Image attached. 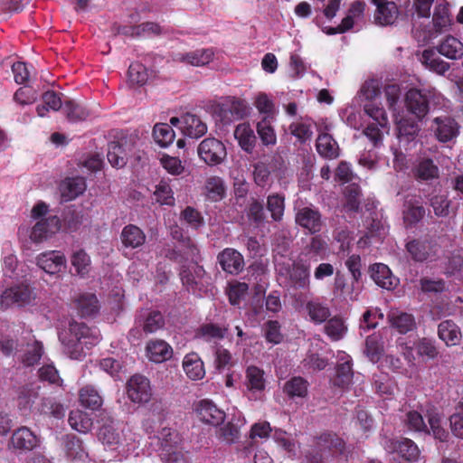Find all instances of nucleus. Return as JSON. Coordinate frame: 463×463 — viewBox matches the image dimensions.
I'll return each mask as SVG.
<instances>
[{
	"label": "nucleus",
	"instance_id": "38",
	"mask_svg": "<svg viewBox=\"0 0 463 463\" xmlns=\"http://www.w3.org/2000/svg\"><path fill=\"white\" fill-rule=\"evenodd\" d=\"M79 400L83 407L91 411L99 410L103 404V398L91 385H86L80 390Z\"/></svg>",
	"mask_w": 463,
	"mask_h": 463
},
{
	"label": "nucleus",
	"instance_id": "30",
	"mask_svg": "<svg viewBox=\"0 0 463 463\" xmlns=\"http://www.w3.org/2000/svg\"><path fill=\"white\" fill-rule=\"evenodd\" d=\"M120 240L124 247L137 249L146 242V234L137 225L128 224L122 229Z\"/></svg>",
	"mask_w": 463,
	"mask_h": 463
},
{
	"label": "nucleus",
	"instance_id": "58",
	"mask_svg": "<svg viewBox=\"0 0 463 463\" xmlns=\"http://www.w3.org/2000/svg\"><path fill=\"white\" fill-rule=\"evenodd\" d=\"M180 249L184 261L197 264L201 260L200 250L190 237L183 238L180 241Z\"/></svg>",
	"mask_w": 463,
	"mask_h": 463
},
{
	"label": "nucleus",
	"instance_id": "40",
	"mask_svg": "<svg viewBox=\"0 0 463 463\" xmlns=\"http://www.w3.org/2000/svg\"><path fill=\"white\" fill-rule=\"evenodd\" d=\"M399 14L397 5L391 1L376 8L374 14L375 23L381 25L392 24Z\"/></svg>",
	"mask_w": 463,
	"mask_h": 463
},
{
	"label": "nucleus",
	"instance_id": "31",
	"mask_svg": "<svg viewBox=\"0 0 463 463\" xmlns=\"http://www.w3.org/2000/svg\"><path fill=\"white\" fill-rule=\"evenodd\" d=\"M234 137L242 150L251 154L255 148L257 137L248 123L239 124L234 130Z\"/></svg>",
	"mask_w": 463,
	"mask_h": 463
},
{
	"label": "nucleus",
	"instance_id": "25",
	"mask_svg": "<svg viewBox=\"0 0 463 463\" xmlns=\"http://www.w3.org/2000/svg\"><path fill=\"white\" fill-rule=\"evenodd\" d=\"M389 448L406 461H415L420 455L417 445L407 438L391 440Z\"/></svg>",
	"mask_w": 463,
	"mask_h": 463
},
{
	"label": "nucleus",
	"instance_id": "18",
	"mask_svg": "<svg viewBox=\"0 0 463 463\" xmlns=\"http://www.w3.org/2000/svg\"><path fill=\"white\" fill-rule=\"evenodd\" d=\"M40 402L41 399L36 388L28 385L20 388L17 406L22 414L27 415L32 411H35V408L39 407Z\"/></svg>",
	"mask_w": 463,
	"mask_h": 463
},
{
	"label": "nucleus",
	"instance_id": "5",
	"mask_svg": "<svg viewBox=\"0 0 463 463\" xmlns=\"http://www.w3.org/2000/svg\"><path fill=\"white\" fill-rule=\"evenodd\" d=\"M199 157L208 165H217L226 157L225 146L214 137L203 139L197 149Z\"/></svg>",
	"mask_w": 463,
	"mask_h": 463
},
{
	"label": "nucleus",
	"instance_id": "7",
	"mask_svg": "<svg viewBox=\"0 0 463 463\" xmlns=\"http://www.w3.org/2000/svg\"><path fill=\"white\" fill-rule=\"evenodd\" d=\"M215 112L223 125H229L245 118L249 108L244 100L233 99L219 105Z\"/></svg>",
	"mask_w": 463,
	"mask_h": 463
},
{
	"label": "nucleus",
	"instance_id": "55",
	"mask_svg": "<svg viewBox=\"0 0 463 463\" xmlns=\"http://www.w3.org/2000/svg\"><path fill=\"white\" fill-rule=\"evenodd\" d=\"M35 411L40 414L51 415L58 419L64 416L63 406L52 398H42L39 407L35 408Z\"/></svg>",
	"mask_w": 463,
	"mask_h": 463
},
{
	"label": "nucleus",
	"instance_id": "20",
	"mask_svg": "<svg viewBox=\"0 0 463 463\" xmlns=\"http://www.w3.org/2000/svg\"><path fill=\"white\" fill-rule=\"evenodd\" d=\"M10 444L15 449L30 451L38 444L36 435L27 427H21L12 434Z\"/></svg>",
	"mask_w": 463,
	"mask_h": 463
},
{
	"label": "nucleus",
	"instance_id": "21",
	"mask_svg": "<svg viewBox=\"0 0 463 463\" xmlns=\"http://www.w3.org/2000/svg\"><path fill=\"white\" fill-rule=\"evenodd\" d=\"M403 207L402 218L406 228L414 227L425 216V208L415 198L405 200Z\"/></svg>",
	"mask_w": 463,
	"mask_h": 463
},
{
	"label": "nucleus",
	"instance_id": "27",
	"mask_svg": "<svg viewBox=\"0 0 463 463\" xmlns=\"http://www.w3.org/2000/svg\"><path fill=\"white\" fill-rule=\"evenodd\" d=\"M77 313L81 317H89L99 312V300L95 294L83 293L74 300Z\"/></svg>",
	"mask_w": 463,
	"mask_h": 463
},
{
	"label": "nucleus",
	"instance_id": "16",
	"mask_svg": "<svg viewBox=\"0 0 463 463\" xmlns=\"http://www.w3.org/2000/svg\"><path fill=\"white\" fill-rule=\"evenodd\" d=\"M61 229V220L56 215H52L39 220L32 229L31 239L34 241H42L50 234L57 232Z\"/></svg>",
	"mask_w": 463,
	"mask_h": 463
},
{
	"label": "nucleus",
	"instance_id": "33",
	"mask_svg": "<svg viewBox=\"0 0 463 463\" xmlns=\"http://www.w3.org/2000/svg\"><path fill=\"white\" fill-rule=\"evenodd\" d=\"M86 187L84 177L75 176L66 178L61 184V195L66 201H71L82 194Z\"/></svg>",
	"mask_w": 463,
	"mask_h": 463
},
{
	"label": "nucleus",
	"instance_id": "54",
	"mask_svg": "<svg viewBox=\"0 0 463 463\" xmlns=\"http://www.w3.org/2000/svg\"><path fill=\"white\" fill-rule=\"evenodd\" d=\"M383 352V346L379 335L373 334L366 337L364 353L369 360L377 363Z\"/></svg>",
	"mask_w": 463,
	"mask_h": 463
},
{
	"label": "nucleus",
	"instance_id": "47",
	"mask_svg": "<svg viewBox=\"0 0 463 463\" xmlns=\"http://www.w3.org/2000/svg\"><path fill=\"white\" fill-rule=\"evenodd\" d=\"M126 151L123 146L118 141H111L108 144L107 157L113 167L121 168L127 164Z\"/></svg>",
	"mask_w": 463,
	"mask_h": 463
},
{
	"label": "nucleus",
	"instance_id": "61",
	"mask_svg": "<svg viewBox=\"0 0 463 463\" xmlns=\"http://www.w3.org/2000/svg\"><path fill=\"white\" fill-rule=\"evenodd\" d=\"M257 133L264 146L276 145L277 136L275 130L266 118L257 124Z\"/></svg>",
	"mask_w": 463,
	"mask_h": 463
},
{
	"label": "nucleus",
	"instance_id": "24",
	"mask_svg": "<svg viewBox=\"0 0 463 463\" xmlns=\"http://www.w3.org/2000/svg\"><path fill=\"white\" fill-rule=\"evenodd\" d=\"M436 50L440 55L449 60H458L463 56V43L452 35L443 38L436 46Z\"/></svg>",
	"mask_w": 463,
	"mask_h": 463
},
{
	"label": "nucleus",
	"instance_id": "13",
	"mask_svg": "<svg viewBox=\"0 0 463 463\" xmlns=\"http://www.w3.org/2000/svg\"><path fill=\"white\" fill-rule=\"evenodd\" d=\"M316 445L320 452L328 450L333 457H342L346 454L345 441L333 432L322 433L317 437Z\"/></svg>",
	"mask_w": 463,
	"mask_h": 463
},
{
	"label": "nucleus",
	"instance_id": "50",
	"mask_svg": "<svg viewBox=\"0 0 463 463\" xmlns=\"http://www.w3.org/2000/svg\"><path fill=\"white\" fill-rule=\"evenodd\" d=\"M71 266L74 268L77 275L85 277L90 270L91 260L84 250H79L71 257Z\"/></svg>",
	"mask_w": 463,
	"mask_h": 463
},
{
	"label": "nucleus",
	"instance_id": "46",
	"mask_svg": "<svg viewBox=\"0 0 463 463\" xmlns=\"http://www.w3.org/2000/svg\"><path fill=\"white\" fill-rule=\"evenodd\" d=\"M246 214L250 223L256 226L262 224L266 219L263 202L251 197L246 208Z\"/></svg>",
	"mask_w": 463,
	"mask_h": 463
},
{
	"label": "nucleus",
	"instance_id": "6",
	"mask_svg": "<svg viewBox=\"0 0 463 463\" xmlns=\"http://www.w3.org/2000/svg\"><path fill=\"white\" fill-rule=\"evenodd\" d=\"M127 394L134 403H146L152 398V388L149 380L140 374H134L127 383Z\"/></svg>",
	"mask_w": 463,
	"mask_h": 463
},
{
	"label": "nucleus",
	"instance_id": "49",
	"mask_svg": "<svg viewBox=\"0 0 463 463\" xmlns=\"http://www.w3.org/2000/svg\"><path fill=\"white\" fill-rule=\"evenodd\" d=\"M267 209L274 222L283 219L285 211V197L279 194H271L267 197Z\"/></svg>",
	"mask_w": 463,
	"mask_h": 463
},
{
	"label": "nucleus",
	"instance_id": "32",
	"mask_svg": "<svg viewBox=\"0 0 463 463\" xmlns=\"http://www.w3.org/2000/svg\"><path fill=\"white\" fill-rule=\"evenodd\" d=\"M305 308L310 321L317 325L325 323L331 315L329 307L318 298L307 301Z\"/></svg>",
	"mask_w": 463,
	"mask_h": 463
},
{
	"label": "nucleus",
	"instance_id": "35",
	"mask_svg": "<svg viewBox=\"0 0 463 463\" xmlns=\"http://www.w3.org/2000/svg\"><path fill=\"white\" fill-rule=\"evenodd\" d=\"M438 335L448 346H453L459 342L461 333L452 320H445L438 326Z\"/></svg>",
	"mask_w": 463,
	"mask_h": 463
},
{
	"label": "nucleus",
	"instance_id": "44",
	"mask_svg": "<svg viewBox=\"0 0 463 463\" xmlns=\"http://www.w3.org/2000/svg\"><path fill=\"white\" fill-rule=\"evenodd\" d=\"M64 449L71 459H82L86 456L82 440L74 434H68L64 438Z\"/></svg>",
	"mask_w": 463,
	"mask_h": 463
},
{
	"label": "nucleus",
	"instance_id": "41",
	"mask_svg": "<svg viewBox=\"0 0 463 463\" xmlns=\"http://www.w3.org/2000/svg\"><path fill=\"white\" fill-rule=\"evenodd\" d=\"M289 279L296 288L307 289L309 288V267L295 263L289 273Z\"/></svg>",
	"mask_w": 463,
	"mask_h": 463
},
{
	"label": "nucleus",
	"instance_id": "37",
	"mask_svg": "<svg viewBox=\"0 0 463 463\" xmlns=\"http://www.w3.org/2000/svg\"><path fill=\"white\" fill-rule=\"evenodd\" d=\"M183 368L186 375L192 380H200L204 377L203 363L195 353H191L184 356Z\"/></svg>",
	"mask_w": 463,
	"mask_h": 463
},
{
	"label": "nucleus",
	"instance_id": "11",
	"mask_svg": "<svg viewBox=\"0 0 463 463\" xmlns=\"http://www.w3.org/2000/svg\"><path fill=\"white\" fill-rule=\"evenodd\" d=\"M222 269L232 276L240 274L245 266L242 254L233 248H225L217 255Z\"/></svg>",
	"mask_w": 463,
	"mask_h": 463
},
{
	"label": "nucleus",
	"instance_id": "22",
	"mask_svg": "<svg viewBox=\"0 0 463 463\" xmlns=\"http://www.w3.org/2000/svg\"><path fill=\"white\" fill-rule=\"evenodd\" d=\"M371 278L381 288L392 289L398 284V279L392 274L387 265L383 263H374L370 266Z\"/></svg>",
	"mask_w": 463,
	"mask_h": 463
},
{
	"label": "nucleus",
	"instance_id": "23",
	"mask_svg": "<svg viewBox=\"0 0 463 463\" xmlns=\"http://www.w3.org/2000/svg\"><path fill=\"white\" fill-rule=\"evenodd\" d=\"M180 129L185 137L199 138L207 132V126L196 115L186 113L182 117Z\"/></svg>",
	"mask_w": 463,
	"mask_h": 463
},
{
	"label": "nucleus",
	"instance_id": "34",
	"mask_svg": "<svg viewBox=\"0 0 463 463\" xmlns=\"http://www.w3.org/2000/svg\"><path fill=\"white\" fill-rule=\"evenodd\" d=\"M324 332L331 341L336 342L344 338L347 326L341 316L329 317L325 322Z\"/></svg>",
	"mask_w": 463,
	"mask_h": 463
},
{
	"label": "nucleus",
	"instance_id": "17",
	"mask_svg": "<svg viewBox=\"0 0 463 463\" xmlns=\"http://www.w3.org/2000/svg\"><path fill=\"white\" fill-rule=\"evenodd\" d=\"M37 265L46 273L55 274L65 268L66 259L61 251L43 252L37 257Z\"/></svg>",
	"mask_w": 463,
	"mask_h": 463
},
{
	"label": "nucleus",
	"instance_id": "56",
	"mask_svg": "<svg viewBox=\"0 0 463 463\" xmlns=\"http://www.w3.org/2000/svg\"><path fill=\"white\" fill-rule=\"evenodd\" d=\"M217 438L226 444H234L241 438L240 427L232 421H228L218 430Z\"/></svg>",
	"mask_w": 463,
	"mask_h": 463
},
{
	"label": "nucleus",
	"instance_id": "52",
	"mask_svg": "<svg viewBox=\"0 0 463 463\" xmlns=\"http://www.w3.org/2000/svg\"><path fill=\"white\" fill-rule=\"evenodd\" d=\"M352 364L350 361L338 364L335 368V376L333 379V384L339 388L347 387L353 379Z\"/></svg>",
	"mask_w": 463,
	"mask_h": 463
},
{
	"label": "nucleus",
	"instance_id": "26",
	"mask_svg": "<svg viewBox=\"0 0 463 463\" xmlns=\"http://www.w3.org/2000/svg\"><path fill=\"white\" fill-rule=\"evenodd\" d=\"M146 354L150 361L155 363H162L172 357L173 349L164 340L156 339L147 343Z\"/></svg>",
	"mask_w": 463,
	"mask_h": 463
},
{
	"label": "nucleus",
	"instance_id": "19",
	"mask_svg": "<svg viewBox=\"0 0 463 463\" xmlns=\"http://www.w3.org/2000/svg\"><path fill=\"white\" fill-rule=\"evenodd\" d=\"M214 52L213 49H197L189 52L175 54L174 61L192 66H204L213 61Z\"/></svg>",
	"mask_w": 463,
	"mask_h": 463
},
{
	"label": "nucleus",
	"instance_id": "9",
	"mask_svg": "<svg viewBox=\"0 0 463 463\" xmlns=\"http://www.w3.org/2000/svg\"><path fill=\"white\" fill-rule=\"evenodd\" d=\"M31 290L27 286L10 287L1 294L0 309L6 310L14 305L24 307L31 302Z\"/></svg>",
	"mask_w": 463,
	"mask_h": 463
},
{
	"label": "nucleus",
	"instance_id": "48",
	"mask_svg": "<svg viewBox=\"0 0 463 463\" xmlns=\"http://www.w3.org/2000/svg\"><path fill=\"white\" fill-rule=\"evenodd\" d=\"M62 109L66 118L71 122L85 120L90 115L86 108L72 99L65 100Z\"/></svg>",
	"mask_w": 463,
	"mask_h": 463
},
{
	"label": "nucleus",
	"instance_id": "53",
	"mask_svg": "<svg viewBox=\"0 0 463 463\" xmlns=\"http://www.w3.org/2000/svg\"><path fill=\"white\" fill-rule=\"evenodd\" d=\"M354 283L352 279V283L348 285L344 276H340L339 272H337L334 285L335 293L338 294L345 300H357L358 293L354 292Z\"/></svg>",
	"mask_w": 463,
	"mask_h": 463
},
{
	"label": "nucleus",
	"instance_id": "51",
	"mask_svg": "<svg viewBox=\"0 0 463 463\" xmlns=\"http://www.w3.org/2000/svg\"><path fill=\"white\" fill-rule=\"evenodd\" d=\"M390 322L392 327L397 329L400 334H407L416 327L414 317L408 313H399L392 315L390 317Z\"/></svg>",
	"mask_w": 463,
	"mask_h": 463
},
{
	"label": "nucleus",
	"instance_id": "29",
	"mask_svg": "<svg viewBox=\"0 0 463 463\" xmlns=\"http://www.w3.org/2000/svg\"><path fill=\"white\" fill-rule=\"evenodd\" d=\"M245 385L254 399H257V394L261 393L265 389L263 370L254 365L249 366L246 370Z\"/></svg>",
	"mask_w": 463,
	"mask_h": 463
},
{
	"label": "nucleus",
	"instance_id": "2",
	"mask_svg": "<svg viewBox=\"0 0 463 463\" xmlns=\"http://www.w3.org/2000/svg\"><path fill=\"white\" fill-rule=\"evenodd\" d=\"M295 223L305 234L316 235L322 232L325 222L320 211L315 206H304L297 210Z\"/></svg>",
	"mask_w": 463,
	"mask_h": 463
},
{
	"label": "nucleus",
	"instance_id": "12",
	"mask_svg": "<svg viewBox=\"0 0 463 463\" xmlns=\"http://www.w3.org/2000/svg\"><path fill=\"white\" fill-rule=\"evenodd\" d=\"M411 176L419 183L431 182L439 177V166L428 157H421L415 161L411 170Z\"/></svg>",
	"mask_w": 463,
	"mask_h": 463
},
{
	"label": "nucleus",
	"instance_id": "42",
	"mask_svg": "<svg viewBox=\"0 0 463 463\" xmlns=\"http://www.w3.org/2000/svg\"><path fill=\"white\" fill-rule=\"evenodd\" d=\"M204 190L206 196L213 202L221 201L225 196V186L219 176L208 177L205 181Z\"/></svg>",
	"mask_w": 463,
	"mask_h": 463
},
{
	"label": "nucleus",
	"instance_id": "39",
	"mask_svg": "<svg viewBox=\"0 0 463 463\" xmlns=\"http://www.w3.org/2000/svg\"><path fill=\"white\" fill-rule=\"evenodd\" d=\"M308 382L301 376H294L283 386L284 393L291 399L304 398L307 395Z\"/></svg>",
	"mask_w": 463,
	"mask_h": 463
},
{
	"label": "nucleus",
	"instance_id": "60",
	"mask_svg": "<svg viewBox=\"0 0 463 463\" xmlns=\"http://www.w3.org/2000/svg\"><path fill=\"white\" fill-rule=\"evenodd\" d=\"M364 110L370 118H372L378 126L385 128L388 125V117L383 107L370 101L364 106Z\"/></svg>",
	"mask_w": 463,
	"mask_h": 463
},
{
	"label": "nucleus",
	"instance_id": "10",
	"mask_svg": "<svg viewBox=\"0 0 463 463\" xmlns=\"http://www.w3.org/2000/svg\"><path fill=\"white\" fill-rule=\"evenodd\" d=\"M135 324L146 335L155 334L163 329L165 325L164 315L154 309L141 310L136 317Z\"/></svg>",
	"mask_w": 463,
	"mask_h": 463
},
{
	"label": "nucleus",
	"instance_id": "62",
	"mask_svg": "<svg viewBox=\"0 0 463 463\" xmlns=\"http://www.w3.org/2000/svg\"><path fill=\"white\" fill-rule=\"evenodd\" d=\"M361 188L356 184H350L345 189V207L352 212L360 209Z\"/></svg>",
	"mask_w": 463,
	"mask_h": 463
},
{
	"label": "nucleus",
	"instance_id": "14",
	"mask_svg": "<svg viewBox=\"0 0 463 463\" xmlns=\"http://www.w3.org/2000/svg\"><path fill=\"white\" fill-rule=\"evenodd\" d=\"M432 128L437 139L446 143L458 136L459 126L455 119L449 117H438L433 120Z\"/></svg>",
	"mask_w": 463,
	"mask_h": 463
},
{
	"label": "nucleus",
	"instance_id": "4",
	"mask_svg": "<svg viewBox=\"0 0 463 463\" xmlns=\"http://www.w3.org/2000/svg\"><path fill=\"white\" fill-rule=\"evenodd\" d=\"M194 412L200 421L211 426H220L226 418L224 411L220 409L212 400L203 399L194 403Z\"/></svg>",
	"mask_w": 463,
	"mask_h": 463
},
{
	"label": "nucleus",
	"instance_id": "63",
	"mask_svg": "<svg viewBox=\"0 0 463 463\" xmlns=\"http://www.w3.org/2000/svg\"><path fill=\"white\" fill-rule=\"evenodd\" d=\"M404 423L410 430L415 432L430 433L428 426L424 422L421 414L417 411H410L407 412Z\"/></svg>",
	"mask_w": 463,
	"mask_h": 463
},
{
	"label": "nucleus",
	"instance_id": "8",
	"mask_svg": "<svg viewBox=\"0 0 463 463\" xmlns=\"http://www.w3.org/2000/svg\"><path fill=\"white\" fill-rule=\"evenodd\" d=\"M407 252L416 262H423L435 258L439 250V245L428 239H413L405 245Z\"/></svg>",
	"mask_w": 463,
	"mask_h": 463
},
{
	"label": "nucleus",
	"instance_id": "3",
	"mask_svg": "<svg viewBox=\"0 0 463 463\" xmlns=\"http://www.w3.org/2000/svg\"><path fill=\"white\" fill-rule=\"evenodd\" d=\"M430 92L417 88L410 89L405 94L407 110L418 119H422L430 110Z\"/></svg>",
	"mask_w": 463,
	"mask_h": 463
},
{
	"label": "nucleus",
	"instance_id": "64",
	"mask_svg": "<svg viewBox=\"0 0 463 463\" xmlns=\"http://www.w3.org/2000/svg\"><path fill=\"white\" fill-rule=\"evenodd\" d=\"M156 202L160 204L165 205H174L175 204V197L173 190L170 184L161 180L158 184L156 186V191L154 193Z\"/></svg>",
	"mask_w": 463,
	"mask_h": 463
},
{
	"label": "nucleus",
	"instance_id": "43",
	"mask_svg": "<svg viewBox=\"0 0 463 463\" xmlns=\"http://www.w3.org/2000/svg\"><path fill=\"white\" fill-rule=\"evenodd\" d=\"M68 421L73 430L80 433L89 432L92 427V419L88 413L80 410L71 411Z\"/></svg>",
	"mask_w": 463,
	"mask_h": 463
},
{
	"label": "nucleus",
	"instance_id": "57",
	"mask_svg": "<svg viewBox=\"0 0 463 463\" xmlns=\"http://www.w3.org/2000/svg\"><path fill=\"white\" fill-rule=\"evenodd\" d=\"M422 59L430 70L440 75L446 73L450 68L448 62L444 61L439 57H436L432 50H424L422 52Z\"/></svg>",
	"mask_w": 463,
	"mask_h": 463
},
{
	"label": "nucleus",
	"instance_id": "1",
	"mask_svg": "<svg viewBox=\"0 0 463 463\" xmlns=\"http://www.w3.org/2000/svg\"><path fill=\"white\" fill-rule=\"evenodd\" d=\"M99 334L84 323L72 321L69 326V335L62 338V344L72 359H80L85 349L90 350L99 343Z\"/></svg>",
	"mask_w": 463,
	"mask_h": 463
},
{
	"label": "nucleus",
	"instance_id": "45",
	"mask_svg": "<svg viewBox=\"0 0 463 463\" xmlns=\"http://www.w3.org/2000/svg\"><path fill=\"white\" fill-rule=\"evenodd\" d=\"M175 131L172 127L166 123H157L153 128V137L155 142L161 147H167L175 140Z\"/></svg>",
	"mask_w": 463,
	"mask_h": 463
},
{
	"label": "nucleus",
	"instance_id": "59",
	"mask_svg": "<svg viewBox=\"0 0 463 463\" xmlns=\"http://www.w3.org/2000/svg\"><path fill=\"white\" fill-rule=\"evenodd\" d=\"M288 131L300 145L309 141L313 135L311 125L306 122H292L288 127Z\"/></svg>",
	"mask_w": 463,
	"mask_h": 463
},
{
	"label": "nucleus",
	"instance_id": "36",
	"mask_svg": "<svg viewBox=\"0 0 463 463\" xmlns=\"http://www.w3.org/2000/svg\"><path fill=\"white\" fill-rule=\"evenodd\" d=\"M99 440L104 445L108 446L110 449H116L121 442V435L118 429L115 427L113 420L104 423L98 432Z\"/></svg>",
	"mask_w": 463,
	"mask_h": 463
},
{
	"label": "nucleus",
	"instance_id": "15",
	"mask_svg": "<svg viewBox=\"0 0 463 463\" xmlns=\"http://www.w3.org/2000/svg\"><path fill=\"white\" fill-rule=\"evenodd\" d=\"M432 31L430 37H437L439 34L450 30L452 25L451 14L448 4L435 5L432 15Z\"/></svg>",
	"mask_w": 463,
	"mask_h": 463
},
{
	"label": "nucleus",
	"instance_id": "28",
	"mask_svg": "<svg viewBox=\"0 0 463 463\" xmlns=\"http://www.w3.org/2000/svg\"><path fill=\"white\" fill-rule=\"evenodd\" d=\"M316 148L319 156L326 159H335L339 156V146L334 137L328 133H321L316 141Z\"/></svg>",
	"mask_w": 463,
	"mask_h": 463
}]
</instances>
